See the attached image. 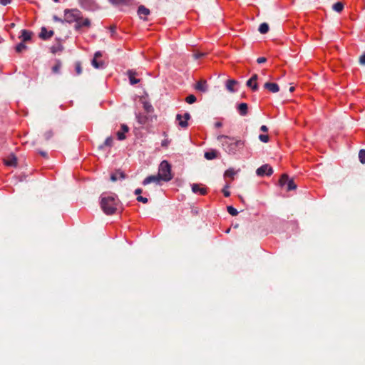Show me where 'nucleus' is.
I'll use <instances>...</instances> for the list:
<instances>
[{"label":"nucleus","instance_id":"1","mask_svg":"<svg viewBox=\"0 0 365 365\" xmlns=\"http://www.w3.org/2000/svg\"><path fill=\"white\" fill-rule=\"evenodd\" d=\"M64 21L68 24L76 23L75 29L78 31L82 27H90L91 21L88 19H83L82 13L77 9H65Z\"/></svg>","mask_w":365,"mask_h":365},{"label":"nucleus","instance_id":"2","mask_svg":"<svg viewBox=\"0 0 365 365\" xmlns=\"http://www.w3.org/2000/svg\"><path fill=\"white\" fill-rule=\"evenodd\" d=\"M217 140L221 142L223 150L230 155H235L245 146V141L225 135H218Z\"/></svg>","mask_w":365,"mask_h":365},{"label":"nucleus","instance_id":"3","mask_svg":"<svg viewBox=\"0 0 365 365\" xmlns=\"http://www.w3.org/2000/svg\"><path fill=\"white\" fill-rule=\"evenodd\" d=\"M118 200L115 196H101V207L106 215H113L117 210Z\"/></svg>","mask_w":365,"mask_h":365},{"label":"nucleus","instance_id":"4","mask_svg":"<svg viewBox=\"0 0 365 365\" xmlns=\"http://www.w3.org/2000/svg\"><path fill=\"white\" fill-rule=\"evenodd\" d=\"M158 174L160 176L162 180L165 182L170 181L173 178L171 166L168 161L163 160L160 164Z\"/></svg>","mask_w":365,"mask_h":365},{"label":"nucleus","instance_id":"5","mask_svg":"<svg viewBox=\"0 0 365 365\" xmlns=\"http://www.w3.org/2000/svg\"><path fill=\"white\" fill-rule=\"evenodd\" d=\"M273 173L272 168L268 165L264 164L261 167L258 168L256 170V174L259 177H263L264 175L270 176Z\"/></svg>","mask_w":365,"mask_h":365},{"label":"nucleus","instance_id":"6","mask_svg":"<svg viewBox=\"0 0 365 365\" xmlns=\"http://www.w3.org/2000/svg\"><path fill=\"white\" fill-rule=\"evenodd\" d=\"M78 3L86 10H94L97 8V4L94 0H78Z\"/></svg>","mask_w":365,"mask_h":365},{"label":"nucleus","instance_id":"7","mask_svg":"<svg viewBox=\"0 0 365 365\" xmlns=\"http://www.w3.org/2000/svg\"><path fill=\"white\" fill-rule=\"evenodd\" d=\"M138 15L143 21H148L147 16L150 13V10L143 5H140L138 9Z\"/></svg>","mask_w":365,"mask_h":365},{"label":"nucleus","instance_id":"8","mask_svg":"<svg viewBox=\"0 0 365 365\" xmlns=\"http://www.w3.org/2000/svg\"><path fill=\"white\" fill-rule=\"evenodd\" d=\"M160 180H162V178H160V176H159L158 174L157 175H150L144 179V180L143 181V185H146L151 182H155L158 184L160 182Z\"/></svg>","mask_w":365,"mask_h":365},{"label":"nucleus","instance_id":"9","mask_svg":"<svg viewBox=\"0 0 365 365\" xmlns=\"http://www.w3.org/2000/svg\"><path fill=\"white\" fill-rule=\"evenodd\" d=\"M53 35V31H47L45 27H42L39 34V37L43 40H47L51 38Z\"/></svg>","mask_w":365,"mask_h":365},{"label":"nucleus","instance_id":"10","mask_svg":"<svg viewBox=\"0 0 365 365\" xmlns=\"http://www.w3.org/2000/svg\"><path fill=\"white\" fill-rule=\"evenodd\" d=\"M195 88L200 92L205 93L207 91V84L205 80H200L197 82Z\"/></svg>","mask_w":365,"mask_h":365},{"label":"nucleus","instance_id":"11","mask_svg":"<svg viewBox=\"0 0 365 365\" xmlns=\"http://www.w3.org/2000/svg\"><path fill=\"white\" fill-rule=\"evenodd\" d=\"M264 88L272 93H277L279 91V86L275 83L267 82L264 84Z\"/></svg>","mask_w":365,"mask_h":365},{"label":"nucleus","instance_id":"12","mask_svg":"<svg viewBox=\"0 0 365 365\" xmlns=\"http://www.w3.org/2000/svg\"><path fill=\"white\" fill-rule=\"evenodd\" d=\"M129 128L125 124L121 125V130L117 132L116 135L119 140L125 139V133L128 132Z\"/></svg>","mask_w":365,"mask_h":365},{"label":"nucleus","instance_id":"13","mask_svg":"<svg viewBox=\"0 0 365 365\" xmlns=\"http://www.w3.org/2000/svg\"><path fill=\"white\" fill-rule=\"evenodd\" d=\"M127 74L129 78L130 84L134 85L140 82V79L135 78V76L138 75V73L135 71L133 70H128L127 71Z\"/></svg>","mask_w":365,"mask_h":365},{"label":"nucleus","instance_id":"14","mask_svg":"<svg viewBox=\"0 0 365 365\" xmlns=\"http://www.w3.org/2000/svg\"><path fill=\"white\" fill-rule=\"evenodd\" d=\"M32 36H33L32 31H28L26 29H23V30H21V35L20 36V38H21V41L23 42H26V41L31 40Z\"/></svg>","mask_w":365,"mask_h":365},{"label":"nucleus","instance_id":"15","mask_svg":"<svg viewBox=\"0 0 365 365\" xmlns=\"http://www.w3.org/2000/svg\"><path fill=\"white\" fill-rule=\"evenodd\" d=\"M237 109L241 115L245 116L247 114L248 106L246 103H241L237 106Z\"/></svg>","mask_w":365,"mask_h":365},{"label":"nucleus","instance_id":"16","mask_svg":"<svg viewBox=\"0 0 365 365\" xmlns=\"http://www.w3.org/2000/svg\"><path fill=\"white\" fill-rule=\"evenodd\" d=\"M238 83V82L234 79H229L226 82V88L228 91L230 93L235 92V90L234 88L235 86H236Z\"/></svg>","mask_w":365,"mask_h":365},{"label":"nucleus","instance_id":"17","mask_svg":"<svg viewBox=\"0 0 365 365\" xmlns=\"http://www.w3.org/2000/svg\"><path fill=\"white\" fill-rule=\"evenodd\" d=\"M192 190L195 193L199 192L202 195H205L207 193L206 188L200 187L198 184H193L192 185Z\"/></svg>","mask_w":365,"mask_h":365},{"label":"nucleus","instance_id":"18","mask_svg":"<svg viewBox=\"0 0 365 365\" xmlns=\"http://www.w3.org/2000/svg\"><path fill=\"white\" fill-rule=\"evenodd\" d=\"M118 178L125 179V173L121 171H117L115 173H113L110 175V180L112 182H115Z\"/></svg>","mask_w":365,"mask_h":365},{"label":"nucleus","instance_id":"19","mask_svg":"<svg viewBox=\"0 0 365 365\" xmlns=\"http://www.w3.org/2000/svg\"><path fill=\"white\" fill-rule=\"evenodd\" d=\"M217 157V152L215 150H212L205 153V158L207 160H213Z\"/></svg>","mask_w":365,"mask_h":365},{"label":"nucleus","instance_id":"20","mask_svg":"<svg viewBox=\"0 0 365 365\" xmlns=\"http://www.w3.org/2000/svg\"><path fill=\"white\" fill-rule=\"evenodd\" d=\"M5 164L8 166L15 167L17 165V158L14 155H11L5 160Z\"/></svg>","mask_w":365,"mask_h":365},{"label":"nucleus","instance_id":"21","mask_svg":"<svg viewBox=\"0 0 365 365\" xmlns=\"http://www.w3.org/2000/svg\"><path fill=\"white\" fill-rule=\"evenodd\" d=\"M182 115L180 114H177L176 115V120L178 121L179 125L182 128H187L188 125V123L186 120H182Z\"/></svg>","mask_w":365,"mask_h":365},{"label":"nucleus","instance_id":"22","mask_svg":"<svg viewBox=\"0 0 365 365\" xmlns=\"http://www.w3.org/2000/svg\"><path fill=\"white\" fill-rule=\"evenodd\" d=\"M61 61L59 59H56L55 65L52 67V72L53 73H58L61 68Z\"/></svg>","mask_w":365,"mask_h":365},{"label":"nucleus","instance_id":"23","mask_svg":"<svg viewBox=\"0 0 365 365\" xmlns=\"http://www.w3.org/2000/svg\"><path fill=\"white\" fill-rule=\"evenodd\" d=\"M258 31L262 34H267L269 31V25L267 23H262L259 25Z\"/></svg>","mask_w":365,"mask_h":365},{"label":"nucleus","instance_id":"24","mask_svg":"<svg viewBox=\"0 0 365 365\" xmlns=\"http://www.w3.org/2000/svg\"><path fill=\"white\" fill-rule=\"evenodd\" d=\"M247 86L252 88V91H256L258 90V84L257 82L254 83L251 79H249L246 83Z\"/></svg>","mask_w":365,"mask_h":365},{"label":"nucleus","instance_id":"25","mask_svg":"<svg viewBox=\"0 0 365 365\" xmlns=\"http://www.w3.org/2000/svg\"><path fill=\"white\" fill-rule=\"evenodd\" d=\"M333 10L335 11L340 13L344 9V4L341 2H336L332 6Z\"/></svg>","mask_w":365,"mask_h":365},{"label":"nucleus","instance_id":"26","mask_svg":"<svg viewBox=\"0 0 365 365\" xmlns=\"http://www.w3.org/2000/svg\"><path fill=\"white\" fill-rule=\"evenodd\" d=\"M289 180V179L288 175L283 174L279 180V184L280 186H284L285 184H287Z\"/></svg>","mask_w":365,"mask_h":365},{"label":"nucleus","instance_id":"27","mask_svg":"<svg viewBox=\"0 0 365 365\" xmlns=\"http://www.w3.org/2000/svg\"><path fill=\"white\" fill-rule=\"evenodd\" d=\"M235 174L236 172L234 170V169L230 168L225 171L224 176L225 178H230L232 180H233Z\"/></svg>","mask_w":365,"mask_h":365},{"label":"nucleus","instance_id":"28","mask_svg":"<svg viewBox=\"0 0 365 365\" xmlns=\"http://www.w3.org/2000/svg\"><path fill=\"white\" fill-rule=\"evenodd\" d=\"M91 63L92 66L96 68H101L104 66L103 61H98L97 59H93Z\"/></svg>","mask_w":365,"mask_h":365},{"label":"nucleus","instance_id":"29","mask_svg":"<svg viewBox=\"0 0 365 365\" xmlns=\"http://www.w3.org/2000/svg\"><path fill=\"white\" fill-rule=\"evenodd\" d=\"M297 188V185L294 182L293 179H289V180L287 182V190L288 191L295 190Z\"/></svg>","mask_w":365,"mask_h":365},{"label":"nucleus","instance_id":"30","mask_svg":"<svg viewBox=\"0 0 365 365\" xmlns=\"http://www.w3.org/2000/svg\"><path fill=\"white\" fill-rule=\"evenodd\" d=\"M143 108L147 113H152L153 111V107L148 102L143 103Z\"/></svg>","mask_w":365,"mask_h":365},{"label":"nucleus","instance_id":"31","mask_svg":"<svg viewBox=\"0 0 365 365\" xmlns=\"http://www.w3.org/2000/svg\"><path fill=\"white\" fill-rule=\"evenodd\" d=\"M63 49V47L61 43H58L57 46H53L51 48V51L53 53H55L58 51H61Z\"/></svg>","mask_w":365,"mask_h":365},{"label":"nucleus","instance_id":"32","mask_svg":"<svg viewBox=\"0 0 365 365\" xmlns=\"http://www.w3.org/2000/svg\"><path fill=\"white\" fill-rule=\"evenodd\" d=\"M227 210L232 216H236L238 214V211L232 206H227Z\"/></svg>","mask_w":365,"mask_h":365},{"label":"nucleus","instance_id":"33","mask_svg":"<svg viewBox=\"0 0 365 365\" xmlns=\"http://www.w3.org/2000/svg\"><path fill=\"white\" fill-rule=\"evenodd\" d=\"M359 158L360 162L362 164L365 163V150L364 149H361L359 150Z\"/></svg>","mask_w":365,"mask_h":365},{"label":"nucleus","instance_id":"34","mask_svg":"<svg viewBox=\"0 0 365 365\" xmlns=\"http://www.w3.org/2000/svg\"><path fill=\"white\" fill-rule=\"evenodd\" d=\"M196 97L191 94L186 97L185 101L189 104H192L196 101Z\"/></svg>","mask_w":365,"mask_h":365},{"label":"nucleus","instance_id":"35","mask_svg":"<svg viewBox=\"0 0 365 365\" xmlns=\"http://www.w3.org/2000/svg\"><path fill=\"white\" fill-rule=\"evenodd\" d=\"M26 46L24 44V43L22 41L20 43H19L16 47V51L19 53L23 51L24 50L26 49Z\"/></svg>","mask_w":365,"mask_h":365},{"label":"nucleus","instance_id":"36","mask_svg":"<svg viewBox=\"0 0 365 365\" xmlns=\"http://www.w3.org/2000/svg\"><path fill=\"white\" fill-rule=\"evenodd\" d=\"M53 135V133L52 130H47L44 133H43V138L46 140H50Z\"/></svg>","mask_w":365,"mask_h":365},{"label":"nucleus","instance_id":"37","mask_svg":"<svg viewBox=\"0 0 365 365\" xmlns=\"http://www.w3.org/2000/svg\"><path fill=\"white\" fill-rule=\"evenodd\" d=\"M229 187H230V183L227 182V183H226L224 188L222 189V192L225 197H229L230 195V192L228 190Z\"/></svg>","mask_w":365,"mask_h":365},{"label":"nucleus","instance_id":"38","mask_svg":"<svg viewBox=\"0 0 365 365\" xmlns=\"http://www.w3.org/2000/svg\"><path fill=\"white\" fill-rule=\"evenodd\" d=\"M75 68H76V72L78 75H81L82 73V67H81V64L80 62L78 61L76 63Z\"/></svg>","mask_w":365,"mask_h":365},{"label":"nucleus","instance_id":"39","mask_svg":"<svg viewBox=\"0 0 365 365\" xmlns=\"http://www.w3.org/2000/svg\"><path fill=\"white\" fill-rule=\"evenodd\" d=\"M113 4H128L130 0H108Z\"/></svg>","mask_w":365,"mask_h":365},{"label":"nucleus","instance_id":"40","mask_svg":"<svg viewBox=\"0 0 365 365\" xmlns=\"http://www.w3.org/2000/svg\"><path fill=\"white\" fill-rule=\"evenodd\" d=\"M113 141V138H112V137H110H110H108V138L106 139V140H105V142H104L103 145H104V146H108V147H110V146H112Z\"/></svg>","mask_w":365,"mask_h":365},{"label":"nucleus","instance_id":"41","mask_svg":"<svg viewBox=\"0 0 365 365\" xmlns=\"http://www.w3.org/2000/svg\"><path fill=\"white\" fill-rule=\"evenodd\" d=\"M259 139L263 143H267L269 141V138L268 135L261 134L259 135Z\"/></svg>","mask_w":365,"mask_h":365},{"label":"nucleus","instance_id":"42","mask_svg":"<svg viewBox=\"0 0 365 365\" xmlns=\"http://www.w3.org/2000/svg\"><path fill=\"white\" fill-rule=\"evenodd\" d=\"M137 200H138V202H143V203H147V202H148V198L140 196V195H139V196H138V197H137Z\"/></svg>","mask_w":365,"mask_h":365},{"label":"nucleus","instance_id":"43","mask_svg":"<svg viewBox=\"0 0 365 365\" xmlns=\"http://www.w3.org/2000/svg\"><path fill=\"white\" fill-rule=\"evenodd\" d=\"M205 56V53H200V52H197V53H195L193 54V57L195 58V59H198V58H200L203 56Z\"/></svg>","mask_w":365,"mask_h":365},{"label":"nucleus","instance_id":"44","mask_svg":"<svg viewBox=\"0 0 365 365\" xmlns=\"http://www.w3.org/2000/svg\"><path fill=\"white\" fill-rule=\"evenodd\" d=\"M359 63L361 65H365V53L360 56Z\"/></svg>","mask_w":365,"mask_h":365},{"label":"nucleus","instance_id":"45","mask_svg":"<svg viewBox=\"0 0 365 365\" xmlns=\"http://www.w3.org/2000/svg\"><path fill=\"white\" fill-rule=\"evenodd\" d=\"M53 21H58V22H61V23H64L65 21H64V19H61V18H58L57 16L54 15L53 16Z\"/></svg>","mask_w":365,"mask_h":365},{"label":"nucleus","instance_id":"46","mask_svg":"<svg viewBox=\"0 0 365 365\" xmlns=\"http://www.w3.org/2000/svg\"><path fill=\"white\" fill-rule=\"evenodd\" d=\"M267 61V58L265 57H259L257 59V62L258 63H263Z\"/></svg>","mask_w":365,"mask_h":365},{"label":"nucleus","instance_id":"47","mask_svg":"<svg viewBox=\"0 0 365 365\" xmlns=\"http://www.w3.org/2000/svg\"><path fill=\"white\" fill-rule=\"evenodd\" d=\"M102 56V53L101 51H96L94 54V57L93 59H97Z\"/></svg>","mask_w":365,"mask_h":365},{"label":"nucleus","instance_id":"48","mask_svg":"<svg viewBox=\"0 0 365 365\" xmlns=\"http://www.w3.org/2000/svg\"><path fill=\"white\" fill-rule=\"evenodd\" d=\"M182 118H184V120H186L187 122V120L190 118V115L188 113H185Z\"/></svg>","mask_w":365,"mask_h":365},{"label":"nucleus","instance_id":"49","mask_svg":"<svg viewBox=\"0 0 365 365\" xmlns=\"http://www.w3.org/2000/svg\"><path fill=\"white\" fill-rule=\"evenodd\" d=\"M250 79H251L254 83L257 82V81L258 79L257 74H253L252 76Z\"/></svg>","mask_w":365,"mask_h":365},{"label":"nucleus","instance_id":"50","mask_svg":"<svg viewBox=\"0 0 365 365\" xmlns=\"http://www.w3.org/2000/svg\"><path fill=\"white\" fill-rule=\"evenodd\" d=\"M11 2V0H0V4L6 6Z\"/></svg>","mask_w":365,"mask_h":365},{"label":"nucleus","instance_id":"51","mask_svg":"<svg viewBox=\"0 0 365 365\" xmlns=\"http://www.w3.org/2000/svg\"><path fill=\"white\" fill-rule=\"evenodd\" d=\"M138 122L140 123V124H144L145 123V118H140V117H138Z\"/></svg>","mask_w":365,"mask_h":365},{"label":"nucleus","instance_id":"52","mask_svg":"<svg viewBox=\"0 0 365 365\" xmlns=\"http://www.w3.org/2000/svg\"><path fill=\"white\" fill-rule=\"evenodd\" d=\"M39 154L45 158H48V155H47V153L46 151H39Z\"/></svg>","mask_w":365,"mask_h":365},{"label":"nucleus","instance_id":"53","mask_svg":"<svg viewBox=\"0 0 365 365\" xmlns=\"http://www.w3.org/2000/svg\"><path fill=\"white\" fill-rule=\"evenodd\" d=\"M115 29H116L115 26H111L110 27V32H111L112 35H113L115 33Z\"/></svg>","mask_w":365,"mask_h":365},{"label":"nucleus","instance_id":"54","mask_svg":"<svg viewBox=\"0 0 365 365\" xmlns=\"http://www.w3.org/2000/svg\"><path fill=\"white\" fill-rule=\"evenodd\" d=\"M168 143H169V141L168 140H164L162 141L161 145L163 147H167Z\"/></svg>","mask_w":365,"mask_h":365},{"label":"nucleus","instance_id":"55","mask_svg":"<svg viewBox=\"0 0 365 365\" xmlns=\"http://www.w3.org/2000/svg\"><path fill=\"white\" fill-rule=\"evenodd\" d=\"M260 130L262 132H267L268 130V128L266 125H263L261 126Z\"/></svg>","mask_w":365,"mask_h":365},{"label":"nucleus","instance_id":"56","mask_svg":"<svg viewBox=\"0 0 365 365\" xmlns=\"http://www.w3.org/2000/svg\"><path fill=\"white\" fill-rule=\"evenodd\" d=\"M143 192L142 189L140 188H137L135 190V195H140Z\"/></svg>","mask_w":365,"mask_h":365},{"label":"nucleus","instance_id":"57","mask_svg":"<svg viewBox=\"0 0 365 365\" xmlns=\"http://www.w3.org/2000/svg\"><path fill=\"white\" fill-rule=\"evenodd\" d=\"M222 123H221V122H216V123H215V126L216 128H220V127H222Z\"/></svg>","mask_w":365,"mask_h":365},{"label":"nucleus","instance_id":"58","mask_svg":"<svg viewBox=\"0 0 365 365\" xmlns=\"http://www.w3.org/2000/svg\"><path fill=\"white\" fill-rule=\"evenodd\" d=\"M294 89H295V88H294V86H291V87L289 88V91H290V92H293V91H294Z\"/></svg>","mask_w":365,"mask_h":365},{"label":"nucleus","instance_id":"59","mask_svg":"<svg viewBox=\"0 0 365 365\" xmlns=\"http://www.w3.org/2000/svg\"><path fill=\"white\" fill-rule=\"evenodd\" d=\"M14 26H15V24H14V23H12V24H11V27H14Z\"/></svg>","mask_w":365,"mask_h":365},{"label":"nucleus","instance_id":"60","mask_svg":"<svg viewBox=\"0 0 365 365\" xmlns=\"http://www.w3.org/2000/svg\"><path fill=\"white\" fill-rule=\"evenodd\" d=\"M55 2H58L59 0H53Z\"/></svg>","mask_w":365,"mask_h":365}]
</instances>
